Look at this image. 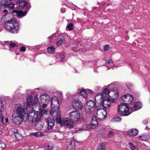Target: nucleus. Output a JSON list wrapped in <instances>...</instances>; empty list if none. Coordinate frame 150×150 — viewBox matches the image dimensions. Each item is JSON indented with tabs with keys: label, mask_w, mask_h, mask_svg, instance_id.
<instances>
[{
	"label": "nucleus",
	"mask_w": 150,
	"mask_h": 150,
	"mask_svg": "<svg viewBox=\"0 0 150 150\" xmlns=\"http://www.w3.org/2000/svg\"><path fill=\"white\" fill-rule=\"evenodd\" d=\"M121 100L123 102H127V103L130 104L133 101V97L132 96L128 94L122 96ZM127 104V103H122L119 105L118 112L120 115H128L130 114L128 111L129 108Z\"/></svg>",
	"instance_id": "obj_1"
},
{
	"label": "nucleus",
	"mask_w": 150,
	"mask_h": 150,
	"mask_svg": "<svg viewBox=\"0 0 150 150\" xmlns=\"http://www.w3.org/2000/svg\"><path fill=\"white\" fill-rule=\"evenodd\" d=\"M4 26L5 29L10 32L14 33L18 32L19 24L15 19H11L6 21L4 23Z\"/></svg>",
	"instance_id": "obj_2"
},
{
	"label": "nucleus",
	"mask_w": 150,
	"mask_h": 150,
	"mask_svg": "<svg viewBox=\"0 0 150 150\" xmlns=\"http://www.w3.org/2000/svg\"><path fill=\"white\" fill-rule=\"evenodd\" d=\"M34 107L29 110L27 116V121L30 123L39 122L40 121L42 117V113L40 111L35 112Z\"/></svg>",
	"instance_id": "obj_3"
},
{
	"label": "nucleus",
	"mask_w": 150,
	"mask_h": 150,
	"mask_svg": "<svg viewBox=\"0 0 150 150\" xmlns=\"http://www.w3.org/2000/svg\"><path fill=\"white\" fill-rule=\"evenodd\" d=\"M16 111V115L24 118L25 114L28 112L27 106L24 104H16L15 105Z\"/></svg>",
	"instance_id": "obj_4"
},
{
	"label": "nucleus",
	"mask_w": 150,
	"mask_h": 150,
	"mask_svg": "<svg viewBox=\"0 0 150 150\" xmlns=\"http://www.w3.org/2000/svg\"><path fill=\"white\" fill-rule=\"evenodd\" d=\"M96 107L94 101L91 100L88 101L85 105V112L88 115L91 114L93 112Z\"/></svg>",
	"instance_id": "obj_5"
},
{
	"label": "nucleus",
	"mask_w": 150,
	"mask_h": 150,
	"mask_svg": "<svg viewBox=\"0 0 150 150\" xmlns=\"http://www.w3.org/2000/svg\"><path fill=\"white\" fill-rule=\"evenodd\" d=\"M69 118L76 122L80 121L81 115L79 112L77 111H71L69 115Z\"/></svg>",
	"instance_id": "obj_6"
},
{
	"label": "nucleus",
	"mask_w": 150,
	"mask_h": 150,
	"mask_svg": "<svg viewBox=\"0 0 150 150\" xmlns=\"http://www.w3.org/2000/svg\"><path fill=\"white\" fill-rule=\"evenodd\" d=\"M96 117L100 120L105 119L106 117V111L103 109H98L96 112Z\"/></svg>",
	"instance_id": "obj_7"
},
{
	"label": "nucleus",
	"mask_w": 150,
	"mask_h": 150,
	"mask_svg": "<svg viewBox=\"0 0 150 150\" xmlns=\"http://www.w3.org/2000/svg\"><path fill=\"white\" fill-rule=\"evenodd\" d=\"M68 117H66L62 120V125L65 126L69 129L72 128L74 127V122Z\"/></svg>",
	"instance_id": "obj_8"
},
{
	"label": "nucleus",
	"mask_w": 150,
	"mask_h": 150,
	"mask_svg": "<svg viewBox=\"0 0 150 150\" xmlns=\"http://www.w3.org/2000/svg\"><path fill=\"white\" fill-rule=\"evenodd\" d=\"M72 105L75 109L78 110H81L83 108L82 102L79 99L75 100L73 101Z\"/></svg>",
	"instance_id": "obj_9"
},
{
	"label": "nucleus",
	"mask_w": 150,
	"mask_h": 150,
	"mask_svg": "<svg viewBox=\"0 0 150 150\" xmlns=\"http://www.w3.org/2000/svg\"><path fill=\"white\" fill-rule=\"evenodd\" d=\"M12 120L13 123L16 125H19L23 120L24 118L15 114L12 115Z\"/></svg>",
	"instance_id": "obj_10"
},
{
	"label": "nucleus",
	"mask_w": 150,
	"mask_h": 150,
	"mask_svg": "<svg viewBox=\"0 0 150 150\" xmlns=\"http://www.w3.org/2000/svg\"><path fill=\"white\" fill-rule=\"evenodd\" d=\"M51 107L52 111H55V108L58 109V106L59 105V101L57 98L56 97L53 98L51 100Z\"/></svg>",
	"instance_id": "obj_11"
},
{
	"label": "nucleus",
	"mask_w": 150,
	"mask_h": 150,
	"mask_svg": "<svg viewBox=\"0 0 150 150\" xmlns=\"http://www.w3.org/2000/svg\"><path fill=\"white\" fill-rule=\"evenodd\" d=\"M26 100L28 103V106H27L28 108L31 107V109H32V108L33 107L34 108H35V106L34 107V103L33 97L31 95H28L27 96Z\"/></svg>",
	"instance_id": "obj_12"
},
{
	"label": "nucleus",
	"mask_w": 150,
	"mask_h": 150,
	"mask_svg": "<svg viewBox=\"0 0 150 150\" xmlns=\"http://www.w3.org/2000/svg\"><path fill=\"white\" fill-rule=\"evenodd\" d=\"M99 105H102L103 107L105 108L106 109H109L110 107L111 106L110 105V101L109 99L107 98V99L103 100H102L101 102L100 103Z\"/></svg>",
	"instance_id": "obj_13"
},
{
	"label": "nucleus",
	"mask_w": 150,
	"mask_h": 150,
	"mask_svg": "<svg viewBox=\"0 0 150 150\" xmlns=\"http://www.w3.org/2000/svg\"><path fill=\"white\" fill-rule=\"evenodd\" d=\"M98 125V122L95 118L92 119L91 124L88 125L86 127L88 129H95Z\"/></svg>",
	"instance_id": "obj_14"
},
{
	"label": "nucleus",
	"mask_w": 150,
	"mask_h": 150,
	"mask_svg": "<svg viewBox=\"0 0 150 150\" xmlns=\"http://www.w3.org/2000/svg\"><path fill=\"white\" fill-rule=\"evenodd\" d=\"M40 97L42 103L48 104L50 100V97L48 95L45 94H42Z\"/></svg>",
	"instance_id": "obj_15"
},
{
	"label": "nucleus",
	"mask_w": 150,
	"mask_h": 150,
	"mask_svg": "<svg viewBox=\"0 0 150 150\" xmlns=\"http://www.w3.org/2000/svg\"><path fill=\"white\" fill-rule=\"evenodd\" d=\"M13 12L16 13L18 16L20 18H22L25 16L26 14V12H23L21 10H19L18 9L13 10Z\"/></svg>",
	"instance_id": "obj_16"
},
{
	"label": "nucleus",
	"mask_w": 150,
	"mask_h": 150,
	"mask_svg": "<svg viewBox=\"0 0 150 150\" xmlns=\"http://www.w3.org/2000/svg\"><path fill=\"white\" fill-rule=\"evenodd\" d=\"M105 98L103 97V96L102 95V93H99L96 95L95 96V100L96 101L98 104H100V103L101 102L102 100H103Z\"/></svg>",
	"instance_id": "obj_17"
},
{
	"label": "nucleus",
	"mask_w": 150,
	"mask_h": 150,
	"mask_svg": "<svg viewBox=\"0 0 150 150\" xmlns=\"http://www.w3.org/2000/svg\"><path fill=\"white\" fill-rule=\"evenodd\" d=\"M138 131L136 129H131L127 132L128 134L130 136H135L138 134Z\"/></svg>",
	"instance_id": "obj_18"
},
{
	"label": "nucleus",
	"mask_w": 150,
	"mask_h": 150,
	"mask_svg": "<svg viewBox=\"0 0 150 150\" xmlns=\"http://www.w3.org/2000/svg\"><path fill=\"white\" fill-rule=\"evenodd\" d=\"M138 137L140 140L145 141L149 139L150 137L147 133H145L139 136Z\"/></svg>",
	"instance_id": "obj_19"
},
{
	"label": "nucleus",
	"mask_w": 150,
	"mask_h": 150,
	"mask_svg": "<svg viewBox=\"0 0 150 150\" xmlns=\"http://www.w3.org/2000/svg\"><path fill=\"white\" fill-rule=\"evenodd\" d=\"M142 104L141 102H137L134 104V106L132 108V110L133 111H134L137 110L139 108L142 106Z\"/></svg>",
	"instance_id": "obj_20"
},
{
	"label": "nucleus",
	"mask_w": 150,
	"mask_h": 150,
	"mask_svg": "<svg viewBox=\"0 0 150 150\" xmlns=\"http://www.w3.org/2000/svg\"><path fill=\"white\" fill-rule=\"evenodd\" d=\"M16 5L19 7H24L27 5V2L25 1H21L16 3Z\"/></svg>",
	"instance_id": "obj_21"
},
{
	"label": "nucleus",
	"mask_w": 150,
	"mask_h": 150,
	"mask_svg": "<svg viewBox=\"0 0 150 150\" xmlns=\"http://www.w3.org/2000/svg\"><path fill=\"white\" fill-rule=\"evenodd\" d=\"M88 91H89L88 89L84 90L82 89L80 91L79 94L81 96H83L86 98L87 97V92Z\"/></svg>",
	"instance_id": "obj_22"
},
{
	"label": "nucleus",
	"mask_w": 150,
	"mask_h": 150,
	"mask_svg": "<svg viewBox=\"0 0 150 150\" xmlns=\"http://www.w3.org/2000/svg\"><path fill=\"white\" fill-rule=\"evenodd\" d=\"M4 105L2 102L0 100V119L1 118L2 113L4 112Z\"/></svg>",
	"instance_id": "obj_23"
},
{
	"label": "nucleus",
	"mask_w": 150,
	"mask_h": 150,
	"mask_svg": "<svg viewBox=\"0 0 150 150\" xmlns=\"http://www.w3.org/2000/svg\"><path fill=\"white\" fill-rule=\"evenodd\" d=\"M55 48L52 46H51L47 49V52L51 54H53L55 52Z\"/></svg>",
	"instance_id": "obj_24"
},
{
	"label": "nucleus",
	"mask_w": 150,
	"mask_h": 150,
	"mask_svg": "<svg viewBox=\"0 0 150 150\" xmlns=\"http://www.w3.org/2000/svg\"><path fill=\"white\" fill-rule=\"evenodd\" d=\"M109 90L107 88L104 89L102 91V95L103 97L105 98V97L107 96V94H109Z\"/></svg>",
	"instance_id": "obj_25"
},
{
	"label": "nucleus",
	"mask_w": 150,
	"mask_h": 150,
	"mask_svg": "<svg viewBox=\"0 0 150 150\" xmlns=\"http://www.w3.org/2000/svg\"><path fill=\"white\" fill-rule=\"evenodd\" d=\"M105 143H103L97 147V150H105Z\"/></svg>",
	"instance_id": "obj_26"
},
{
	"label": "nucleus",
	"mask_w": 150,
	"mask_h": 150,
	"mask_svg": "<svg viewBox=\"0 0 150 150\" xmlns=\"http://www.w3.org/2000/svg\"><path fill=\"white\" fill-rule=\"evenodd\" d=\"M1 122L5 125H7L8 123V119L7 117L4 118L2 117L1 118Z\"/></svg>",
	"instance_id": "obj_27"
},
{
	"label": "nucleus",
	"mask_w": 150,
	"mask_h": 150,
	"mask_svg": "<svg viewBox=\"0 0 150 150\" xmlns=\"http://www.w3.org/2000/svg\"><path fill=\"white\" fill-rule=\"evenodd\" d=\"M30 135L34 136L36 137H39L42 136V133L40 132L31 133H30Z\"/></svg>",
	"instance_id": "obj_28"
},
{
	"label": "nucleus",
	"mask_w": 150,
	"mask_h": 150,
	"mask_svg": "<svg viewBox=\"0 0 150 150\" xmlns=\"http://www.w3.org/2000/svg\"><path fill=\"white\" fill-rule=\"evenodd\" d=\"M6 4H5L4 5H7L9 8L11 9H13L14 8V4L13 3L11 2H6Z\"/></svg>",
	"instance_id": "obj_29"
},
{
	"label": "nucleus",
	"mask_w": 150,
	"mask_h": 150,
	"mask_svg": "<svg viewBox=\"0 0 150 150\" xmlns=\"http://www.w3.org/2000/svg\"><path fill=\"white\" fill-rule=\"evenodd\" d=\"M18 46V45L15 43L13 42L12 41H11L9 43L8 47L9 48H13L16 47Z\"/></svg>",
	"instance_id": "obj_30"
},
{
	"label": "nucleus",
	"mask_w": 150,
	"mask_h": 150,
	"mask_svg": "<svg viewBox=\"0 0 150 150\" xmlns=\"http://www.w3.org/2000/svg\"><path fill=\"white\" fill-rule=\"evenodd\" d=\"M109 129L108 127H103L101 129L100 132L102 133H105L106 132H108Z\"/></svg>",
	"instance_id": "obj_31"
},
{
	"label": "nucleus",
	"mask_w": 150,
	"mask_h": 150,
	"mask_svg": "<svg viewBox=\"0 0 150 150\" xmlns=\"http://www.w3.org/2000/svg\"><path fill=\"white\" fill-rule=\"evenodd\" d=\"M121 120V118L119 117H116L112 118L111 120V121L113 122H120Z\"/></svg>",
	"instance_id": "obj_32"
},
{
	"label": "nucleus",
	"mask_w": 150,
	"mask_h": 150,
	"mask_svg": "<svg viewBox=\"0 0 150 150\" xmlns=\"http://www.w3.org/2000/svg\"><path fill=\"white\" fill-rule=\"evenodd\" d=\"M129 144L130 146V148L132 150H138L136 146L134 145L132 143L129 142Z\"/></svg>",
	"instance_id": "obj_33"
},
{
	"label": "nucleus",
	"mask_w": 150,
	"mask_h": 150,
	"mask_svg": "<svg viewBox=\"0 0 150 150\" xmlns=\"http://www.w3.org/2000/svg\"><path fill=\"white\" fill-rule=\"evenodd\" d=\"M54 109L55 110V111L53 110V111H52V110H51V114H52V112L53 113H54V112H57V116L58 117H60V110H59V108L58 107V109H56L55 108Z\"/></svg>",
	"instance_id": "obj_34"
},
{
	"label": "nucleus",
	"mask_w": 150,
	"mask_h": 150,
	"mask_svg": "<svg viewBox=\"0 0 150 150\" xmlns=\"http://www.w3.org/2000/svg\"><path fill=\"white\" fill-rule=\"evenodd\" d=\"M55 120L57 123H59L61 125H62V120L60 117H58V116H57Z\"/></svg>",
	"instance_id": "obj_35"
},
{
	"label": "nucleus",
	"mask_w": 150,
	"mask_h": 150,
	"mask_svg": "<svg viewBox=\"0 0 150 150\" xmlns=\"http://www.w3.org/2000/svg\"><path fill=\"white\" fill-rule=\"evenodd\" d=\"M14 136L18 140H20L21 139H22V136L19 133H17L15 134Z\"/></svg>",
	"instance_id": "obj_36"
},
{
	"label": "nucleus",
	"mask_w": 150,
	"mask_h": 150,
	"mask_svg": "<svg viewBox=\"0 0 150 150\" xmlns=\"http://www.w3.org/2000/svg\"><path fill=\"white\" fill-rule=\"evenodd\" d=\"M53 148V145L52 144H50L47 145L46 146V149L47 150H51Z\"/></svg>",
	"instance_id": "obj_37"
},
{
	"label": "nucleus",
	"mask_w": 150,
	"mask_h": 150,
	"mask_svg": "<svg viewBox=\"0 0 150 150\" xmlns=\"http://www.w3.org/2000/svg\"><path fill=\"white\" fill-rule=\"evenodd\" d=\"M47 128L48 129H49L53 126L54 123H53V121H52V123L49 122H47Z\"/></svg>",
	"instance_id": "obj_38"
},
{
	"label": "nucleus",
	"mask_w": 150,
	"mask_h": 150,
	"mask_svg": "<svg viewBox=\"0 0 150 150\" xmlns=\"http://www.w3.org/2000/svg\"><path fill=\"white\" fill-rule=\"evenodd\" d=\"M36 128L39 130H41L43 128V126L42 124H37L35 125Z\"/></svg>",
	"instance_id": "obj_39"
},
{
	"label": "nucleus",
	"mask_w": 150,
	"mask_h": 150,
	"mask_svg": "<svg viewBox=\"0 0 150 150\" xmlns=\"http://www.w3.org/2000/svg\"><path fill=\"white\" fill-rule=\"evenodd\" d=\"M67 28L69 30H71L74 28V25L72 23H70L67 26Z\"/></svg>",
	"instance_id": "obj_40"
},
{
	"label": "nucleus",
	"mask_w": 150,
	"mask_h": 150,
	"mask_svg": "<svg viewBox=\"0 0 150 150\" xmlns=\"http://www.w3.org/2000/svg\"><path fill=\"white\" fill-rule=\"evenodd\" d=\"M109 133L108 134V135L109 136H112L114 135L115 134V132L114 130H109Z\"/></svg>",
	"instance_id": "obj_41"
},
{
	"label": "nucleus",
	"mask_w": 150,
	"mask_h": 150,
	"mask_svg": "<svg viewBox=\"0 0 150 150\" xmlns=\"http://www.w3.org/2000/svg\"><path fill=\"white\" fill-rule=\"evenodd\" d=\"M6 145L5 143L2 142H0V147L4 149L6 148Z\"/></svg>",
	"instance_id": "obj_42"
},
{
	"label": "nucleus",
	"mask_w": 150,
	"mask_h": 150,
	"mask_svg": "<svg viewBox=\"0 0 150 150\" xmlns=\"http://www.w3.org/2000/svg\"><path fill=\"white\" fill-rule=\"evenodd\" d=\"M12 14L11 13H6L5 15L3 16V18H6L7 19V18H8V17H10V16H11Z\"/></svg>",
	"instance_id": "obj_43"
},
{
	"label": "nucleus",
	"mask_w": 150,
	"mask_h": 150,
	"mask_svg": "<svg viewBox=\"0 0 150 150\" xmlns=\"http://www.w3.org/2000/svg\"><path fill=\"white\" fill-rule=\"evenodd\" d=\"M64 39L62 38L57 41V45L60 46L61 45L63 41L64 40Z\"/></svg>",
	"instance_id": "obj_44"
},
{
	"label": "nucleus",
	"mask_w": 150,
	"mask_h": 150,
	"mask_svg": "<svg viewBox=\"0 0 150 150\" xmlns=\"http://www.w3.org/2000/svg\"><path fill=\"white\" fill-rule=\"evenodd\" d=\"M38 95H36L34 97L35 99L34 100L35 105H37V102L38 101Z\"/></svg>",
	"instance_id": "obj_45"
},
{
	"label": "nucleus",
	"mask_w": 150,
	"mask_h": 150,
	"mask_svg": "<svg viewBox=\"0 0 150 150\" xmlns=\"http://www.w3.org/2000/svg\"><path fill=\"white\" fill-rule=\"evenodd\" d=\"M110 49V46L109 45H106L104 46V50L105 51H108Z\"/></svg>",
	"instance_id": "obj_46"
},
{
	"label": "nucleus",
	"mask_w": 150,
	"mask_h": 150,
	"mask_svg": "<svg viewBox=\"0 0 150 150\" xmlns=\"http://www.w3.org/2000/svg\"><path fill=\"white\" fill-rule=\"evenodd\" d=\"M52 121H53V123H54V119L50 117L47 118V122H49L52 123Z\"/></svg>",
	"instance_id": "obj_47"
},
{
	"label": "nucleus",
	"mask_w": 150,
	"mask_h": 150,
	"mask_svg": "<svg viewBox=\"0 0 150 150\" xmlns=\"http://www.w3.org/2000/svg\"><path fill=\"white\" fill-rule=\"evenodd\" d=\"M11 130L12 132L15 133V134L17 133V130L15 128H12Z\"/></svg>",
	"instance_id": "obj_48"
},
{
	"label": "nucleus",
	"mask_w": 150,
	"mask_h": 150,
	"mask_svg": "<svg viewBox=\"0 0 150 150\" xmlns=\"http://www.w3.org/2000/svg\"><path fill=\"white\" fill-rule=\"evenodd\" d=\"M20 50L21 52H25L26 50V48L24 47H22L20 48Z\"/></svg>",
	"instance_id": "obj_49"
},
{
	"label": "nucleus",
	"mask_w": 150,
	"mask_h": 150,
	"mask_svg": "<svg viewBox=\"0 0 150 150\" xmlns=\"http://www.w3.org/2000/svg\"><path fill=\"white\" fill-rule=\"evenodd\" d=\"M108 99H109V100L110 101V105H111V103H115V99H111L110 98H109Z\"/></svg>",
	"instance_id": "obj_50"
},
{
	"label": "nucleus",
	"mask_w": 150,
	"mask_h": 150,
	"mask_svg": "<svg viewBox=\"0 0 150 150\" xmlns=\"http://www.w3.org/2000/svg\"><path fill=\"white\" fill-rule=\"evenodd\" d=\"M6 1L4 0H0V5H4L6 4Z\"/></svg>",
	"instance_id": "obj_51"
},
{
	"label": "nucleus",
	"mask_w": 150,
	"mask_h": 150,
	"mask_svg": "<svg viewBox=\"0 0 150 150\" xmlns=\"http://www.w3.org/2000/svg\"><path fill=\"white\" fill-rule=\"evenodd\" d=\"M41 113H42V114H44L47 115V112L46 110H44L42 111L41 112H40Z\"/></svg>",
	"instance_id": "obj_52"
},
{
	"label": "nucleus",
	"mask_w": 150,
	"mask_h": 150,
	"mask_svg": "<svg viewBox=\"0 0 150 150\" xmlns=\"http://www.w3.org/2000/svg\"><path fill=\"white\" fill-rule=\"evenodd\" d=\"M47 103H45L42 105V108L43 109L45 108L47 106Z\"/></svg>",
	"instance_id": "obj_53"
},
{
	"label": "nucleus",
	"mask_w": 150,
	"mask_h": 150,
	"mask_svg": "<svg viewBox=\"0 0 150 150\" xmlns=\"http://www.w3.org/2000/svg\"><path fill=\"white\" fill-rule=\"evenodd\" d=\"M126 86L127 87L129 88H131V87L132 86V85L129 84H126Z\"/></svg>",
	"instance_id": "obj_54"
},
{
	"label": "nucleus",
	"mask_w": 150,
	"mask_h": 150,
	"mask_svg": "<svg viewBox=\"0 0 150 150\" xmlns=\"http://www.w3.org/2000/svg\"><path fill=\"white\" fill-rule=\"evenodd\" d=\"M108 64H112L113 63V61L111 59H110L108 61Z\"/></svg>",
	"instance_id": "obj_55"
},
{
	"label": "nucleus",
	"mask_w": 150,
	"mask_h": 150,
	"mask_svg": "<svg viewBox=\"0 0 150 150\" xmlns=\"http://www.w3.org/2000/svg\"><path fill=\"white\" fill-rule=\"evenodd\" d=\"M147 120H144L142 122L143 124H146L147 123Z\"/></svg>",
	"instance_id": "obj_56"
},
{
	"label": "nucleus",
	"mask_w": 150,
	"mask_h": 150,
	"mask_svg": "<svg viewBox=\"0 0 150 150\" xmlns=\"http://www.w3.org/2000/svg\"><path fill=\"white\" fill-rule=\"evenodd\" d=\"M84 130V129H83L79 128L78 129L76 130V131L77 132H79V131H83Z\"/></svg>",
	"instance_id": "obj_57"
},
{
	"label": "nucleus",
	"mask_w": 150,
	"mask_h": 150,
	"mask_svg": "<svg viewBox=\"0 0 150 150\" xmlns=\"http://www.w3.org/2000/svg\"><path fill=\"white\" fill-rule=\"evenodd\" d=\"M49 38L50 40V41H51L52 39V37H49Z\"/></svg>",
	"instance_id": "obj_58"
},
{
	"label": "nucleus",
	"mask_w": 150,
	"mask_h": 150,
	"mask_svg": "<svg viewBox=\"0 0 150 150\" xmlns=\"http://www.w3.org/2000/svg\"><path fill=\"white\" fill-rule=\"evenodd\" d=\"M4 12H6L7 11V10L6 9L4 10Z\"/></svg>",
	"instance_id": "obj_59"
},
{
	"label": "nucleus",
	"mask_w": 150,
	"mask_h": 150,
	"mask_svg": "<svg viewBox=\"0 0 150 150\" xmlns=\"http://www.w3.org/2000/svg\"><path fill=\"white\" fill-rule=\"evenodd\" d=\"M2 133V132L1 130H0V135Z\"/></svg>",
	"instance_id": "obj_60"
},
{
	"label": "nucleus",
	"mask_w": 150,
	"mask_h": 150,
	"mask_svg": "<svg viewBox=\"0 0 150 150\" xmlns=\"http://www.w3.org/2000/svg\"><path fill=\"white\" fill-rule=\"evenodd\" d=\"M71 143H74V142H73V141H71Z\"/></svg>",
	"instance_id": "obj_61"
}]
</instances>
